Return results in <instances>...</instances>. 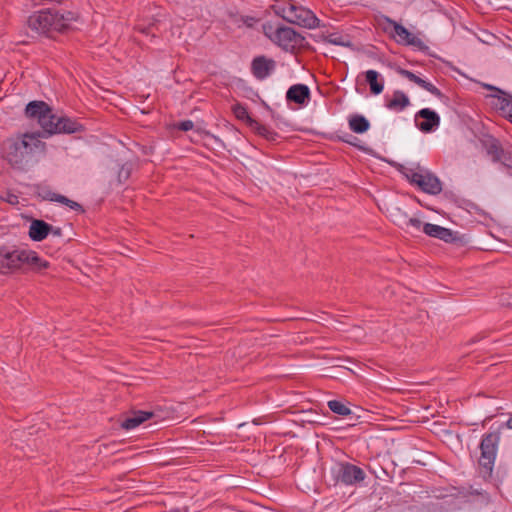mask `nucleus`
I'll list each match as a JSON object with an SVG mask.
<instances>
[{
	"mask_svg": "<svg viewBox=\"0 0 512 512\" xmlns=\"http://www.w3.org/2000/svg\"><path fill=\"white\" fill-rule=\"evenodd\" d=\"M56 200H57L58 203L66 205V206H68L69 208H71L74 211H77V212H80V213L84 212V209H83L81 204H79L78 202L73 201V200L67 198L64 195L56 197Z\"/></svg>",
	"mask_w": 512,
	"mask_h": 512,
	"instance_id": "obj_29",
	"label": "nucleus"
},
{
	"mask_svg": "<svg viewBox=\"0 0 512 512\" xmlns=\"http://www.w3.org/2000/svg\"><path fill=\"white\" fill-rule=\"evenodd\" d=\"M131 170H132V168H131L130 164H128V163L123 164L118 171V182L123 183L126 180H128L131 175Z\"/></svg>",
	"mask_w": 512,
	"mask_h": 512,
	"instance_id": "obj_32",
	"label": "nucleus"
},
{
	"mask_svg": "<svg viewBox=\"0 0 512 512\" xmlns=\"http://www.w3.org/2000/svg\"><path fill=\"white\" fill-rule=\"evenodd\" d=\"M251 130L254 131L257 135L265 138L267 141L276 142L280 137L279 134L269 128L266 125L261 124L259 121H252Z\"/></svg>",
	"mask_w": 512,
	"mask_h": 512,
	"instance_id": "obj_22",
	"label": "nucleus"
},
{
	"mask_svg": "<svg viewBox=\"0 0 512 512\" xmlns=\"http://www.w3.org/2000/svg\"><path fill=\"white\" fill-rule=\"evenodd\" d=\"M327 406L333 413L340 416H349L352 414L351 409L345 403L338 400L328 401Z\"/></svg>",
	"mask_w": 512,
	"mask_h": 512,
	"instance_id": "obj_27",
	"label": "nucleus"
},
{
	"mask_svg": "<svg viewBox=\"0 0 512 512\" xmlns=\"http://www.w3.org/2000/svg\"><path fill=\"white\" fill-rule=\"evenodd\" d=\"M404 175L411 184L416 185L421 191L427 194L438 195L442 191V182L431 172L427 171L425 174H422L413 169H409Z\"/></svg>",
	"mask_w": 512,
	"mask_h": 512,
	"instance_id": "obj_9",
	"label": "nucleus"
},
{
	"mask_svg": "<svg viewBox=\"0 0 512 512\" xmlns=\"http://www.w3.org/2000/svg\"><path fill=\"white\" fill-rule=\"evenodd\" d=\"M270 8L276 16L289 23L309 29L319 25V19L311 10L303 6H297L293 0H275Z\"/></svg>",
	"mask_w": 512,
	"mask_h": 512,
	"instance_id": "obj_5",
	"label": "nucleus"
},
{
	"mask_svg": "<svg viewBox=\"0 0 512 512\" xmlns=\"http://www.w3.org/2000/svg\"><path fill=\"white\" fill-rule=\"evenodd\" d=\"M311 97L310 89L305 84H294L290 86L286 92V100L288 103H295L304 106Z\"/></svg>",
	"mask_w": 512,
	"mask_h": 512,
	"instance_id": "obj_14",
	"label": "nucleus"
},
{
	"mask_svg": "<svg viewBox=\"0 0 512 512\" xmlns=\"http://www.w3.org/2000/svg\"><path fill=\"white\" fill-rule=\"evenodd\" d=\"M41 138L33 132L11 136L3 141L1 156L13 169L25 171L36 162L37 153H45L46 144Z\"/></svg>",
	"mask_w": 512,
	"mask_h": 512,
	"instance_id": "obj_1",
	"label": "nucleus"
},
{
	"mask_svg": "<svg viewBox=\"0 0 512 512\" xmlns=\"http://www.w3.org/2000/svg\"><path fill=\"white\" fill-rule=\"evenodd\" d=\"M232 111L238 120L244 121L251 129L253 124L252 121H256V119L249 115V112L244 105L237 103L232 107Z\"/></svg>",
	"mask_w": 512,
	"mask_h": 512,
	"instance_id": "obj_24",
	"label": "nucleus"
},
{
	"mask_svg": "<svg viewBox=\"0 0 512 512\" xmlns=\"http://www.w3.org/2000/svg\"><path fill=\"white\" fill-rule=\"evenodd\" d=\"M409 227H413L416 231H420L423 228L422 222L418 218H410Z\"/></svg>",
	"mask_w": 512,
	"mask_h": 512,
	"instance_id": "obj_34",
	"label": "nucleus"
},
{
	"mask_svg": "<svg viewBox=\"0 0 512 512\" xmlns=\"http://www.w3.org/2000/svg\"><path fill=\"white\" fill-rule=\"evenodd\" d=\"M175 127L180 131L186 132V131L193 129L194 123L191 120H184V121H180L177 124H175Z\"/></svg>",
	"mask_w": 512,
	"mask_h": 512,
	"instance_id": "obj_33",
	"label": "nucleus"
},
{
	"mask_svg": "<svg viewBox=\"0 0 512 512\" xmlns=\"http://www.w3.org/2000/svg\"><path fill=\"white\" fill-rule=\"evenodd\" d=\"M409 97L401 90H395L392 98L386 102V107L390 110L402 111L410 105Z\"/></svg>",
	"mask_w": 512,
	"mask_h": 512,
	"instance_id": "obj_19",
	"label": "nucleus"
},
{
	"mask_svg": "<svg viewBox=\"0 0 512 512\" xmlns=\"http://www.w3.org/2000/svg\"><path fill=\"white\" fill-rule=\"evenodd\" d=\"M483 86H484V88H486L487 90L493 91L496 95H498V94H500V93H503V90H501L500 88L495 87V86H493V85H490V84H484Z\"/></svg>",
	"mask_w": 512,
	"mask_h": 512,
	"instance_id": "obj_35",
	"label": "nucleus"
},
{
	"mask_svg": "<svg viewBox=\"0 0 512 512\" xmlns=\"http://www.w3.org/2000/svg\"><path fill=\"white\" fill-rule=\"evenodd\" d=\"M395 217V223L404 230H407L409 228V220L410 218L405 212H402L401 209H396L395 213L393 214Z\"/></svg>",
	"mask_w": 512,
	"mask_h": 512,
	"instance_id": "obj_28",
	"label": "nucleus"
},
{
	"mask_svg": "<svg viewBox=\"0 0 512 512\" xmlns=\"http://www.w3.org/2000/svg\"><path fill=\"white\" fill-rule=\"evenodd\" d=\"M154 412L151 411H133L130 415H127L121 422V427L125 430H131L138 427L140 424L148 419L154 417Z\"/></svg>",
	"mask_w": 512,
	"mask_h": 512,
	"instance_id": "obj_18",
	"label": "nucleus"
},
{
	"mask_svg": "<svg viewBox=\"0 0 512 512\" xmlns=\"http://www.w3.org/2000/svg\"><path fill=\"white\" fill-rule=\"evenodd\" d=\"M414 463H417V464H420V465H425V462L422 461V458H419V460H414Z\"/></svg>",
	"mask_w": 512,
	"mask_h": 512,
	"instance_id": "obj_42",
	"label": "nucleus"
},
{
	"mask_svg": "<svg viewBox=\"0 0 512 512\" xmlns=\"http://www.w3.org/2000/svg\"><path fill=\"white\" fill-rule=\"evenodd\" d=\"M50 234H52L53 236H56V237H61L63 233H62V229L60 227L52 226V230L50 231Z\"/></svg>",
	"mask_w": 512,
	"mask_h": 512,
	"instance_id": "obj_36",
	"label": "nucleus"
},
{
	"mask_svg": "<svg viewBox=\"0 0 512 512\" xmlns=\"http://www.w3.org/2000/svg\"><path fill=\"white\" fill-rule=\"evenodd\" d=\"M349 128L357 134H363L370 129V122L360 114H353L348 119Z\"/></svg>",
	"mask_w": 512,
	"mask_h": 512,
	"instance_id": "obj_21",
	"label": "nucleus"
},
{
	"mask_svg": "<svg viewBox=\"0 0 512 512\" xmlns=\"http://www.w3.org/2000/svg\"><path fill=\"white\" fill-rule=\"evenodd\" d=\"M397 72L407 78L409 81L417 84L418 86H420L421 88L425 89L426 91L430 92L432 95L436 96L437 98L443 100H448V97L445 96L440 89H438L434 84H432L431 82H428L422 78H420L419 76H417L416 74H414L413 72L409 71V70H406V69H403V68H398L397 69Z\"/></svg>",
	"mask_w": 512,
	"mask_h": 512,
	"instance_id": "obj_13",
	"label": "nucleus"
},
{
	"mask_svg": "<svg viewBox=\"0 0 512 512\" xmlns=\"http://www.w3.org/2000/svg\"><path fill=\"white\" fill-rule=\"evenodd\" d=\"M499 441V432H489L482 437L480 442L481 456L479 458V466L484 475L490 476L493 471Z\"/></svg>",
	"mask_w": 512,
	"mask_h": 512,
	"instance_id": "obj_8",
	"label": "nucleus"
},
{
	"mask_svg": "<svg viewBox=\"0 0 512 512\" xmlns=\"http://www.w3.org/2000/svg\"><path fill=\"white\" fill-rule=\"evenodd\" d=\"M50 266L33 250L16 246H0V274H9L18 270L41 272Z\"/></svg>",
	"mask_w": 512,
	"mask_h": 512,
	"instance_id": "obj_3",
	"label": "nucleus"
},
{
	"mask_svg": "<svg viewBox=\"0 0 512 512\" xmlns=\"http://www.w3.org/2000/svg\"><path fill=\"white\" fill-rule=\"evenodd\" d=\"M76 20L75 13L60 11L54 7L41 9L28 17V27L38 34L55 38L56 34L65 33Z\"/></svg>",
	"mask_w": 512,
	"mask_h": 512,
	"instance_id": "obj_4",
	"label": "nucleus"
},
{
	"mask_svg": "<svg viewBox=\"0 0 512 512\" xmlns=\"http://www.w3.org/2000/svg\"><path fill=\"white\" fill-rule=\"evenodd\" d=\"M264 30L269 38L286 52L295 53L298 48L308 45L305 37L291 27L280 25L273 32L268 33L267 26L264 25Z\"/></svg>",
	"mask_w": 512,
	"mask_h": 512,
	"instance_id": "obj_6",
	"label": "nucleus"
},
{
	"mask_svg": "<svg viewBox=\"0 0 512 512\" xmlns=\"http://www.w3.org/2000/svg\"><path fill=\"white\" fill-rule=\"evenodd\" d=\"M256 19L254 17H246V20L244 21L247 25L251 26V22H255Z\"/></svg>",
	"mask_w": 512,
	"mask_h": 512,
	"instance_id": "obj_38",
	"label": "nucleus"
},
{
	"mask_svg": "<svg viewBox=\"0 0 512 512\" xmlns=\"http://www.w3.org/2000/svg\"><path fill=\"white\" fill-rule=\"evenodd\" d=\"M365 81L369 85L370 92L373 95H379L384 89V80L375 70H367L365 72Z\"/></svg>",
	"mask_w": 512,
	"mask_h": 512,
	"instance_id": "obj_20",
	"label": "nucleus"
},
{
	"mask_svg": "<svg viewBox=\"0 0 512 512\" xmlns=\"http://www.w3.org/2000/svg\"><path fill=\"white\" fill-rule=\"evenodd\" d=\"M136 29L145 34V35H151L152 37H156V32L159 31L158 29V23L156 21L150 23L149 25L145 26L142 24H138L136 26Z\"/></svg>",
	"mask_w": 512,
	"mask_h": 512,
	"instance_id": "obj_31",
	"label": "nucleus"
},
{
	"mask_svg": "<svg viewBox=\"0 0 512 512\" xmlns=\"http://www.w3.org/2000/svg\"><path fill=\"white\" fill-rule=\"evenodd\" d=\"M391 23L393 24L394 36L398 37V39H397L398 43L404 44V45L416 46V47H419L420 49L427 48L423 44L421 39L414 36L406 27H404L403 25H401L395 21H391Z\"/></svg>",
	"mask_w": 512,
	"mask_h": 512,
	"instance_id": "obj_16",
	"label": "nucleus"
},
{
	"mask_svg": "<svg viewBox=\"0 0 512 512\" xmlns=\"http://www.w3.org/2000/svg\"><path fill=\"white\" fill-rule=\"evenodd\" d=\"M414 463H417V464H420V465H425V462L422 461V458H419V460H414Z\"/></svg>",
	"mask_w": 512,
	"mask_h": 512,
	"instance_id": "obj_41",
	"label": "nucleus"
},
{
	"mask_svg": "<svg viewBox=\"0 0 512 512\" xmlns=\"http://www.w3.org/2000/svg\"><path fill=\"white\" fill-rule=\"evenodd\" d=\"M276 69V61L265 55H259L253 58L251 62V73L258 80H264L269 77Z\"/></svg>",
	"mask_w": 512,
	"mask_h": 512,
	"instance_id": "obj_12",
	"label": "nucleus"
},
{
	"mask_svg": "<svg viewBox=\"0 0 512 512\" xmlns=\"http://www.w3.org/2000/svg\"><path fill=\"white\" fill-rule=\"evenodd\" d=\"M506 426H507L509 429H512V416L507 420V422H506Z\"/></svg>",
	"mask_w": 512,
	"mask_h": 512,
	"instance_id": "obj_40",
	"label": "nucleus"
},
{
	"mask_svg": "<svg viewBox=\"0 0 512 512\" xmlns=\"http://www.w3.org/2000/svg\"><path fill=\"white\" fill-rule=\"evenodd\" d=\"M506 426H507L509 429H512V416L507 420V422H506Z\"/></svg>",
	"mask_w": 512,
	"mask_h": 512,
	"instance_id": "obj_39",
	"label": "nucleus"
},
{
	"mask_svg": "<svg viewBox=\"0 0 512 512\" xmlns=\"http://www.w3.org/2000/svg\"><path fill=\"white\" fill-rule=\"evenodd\" d=\"M491 96L497 98L496 107L507 116L510 108H512V96L504 91L498 95L492 94Z\"/></svg>",
	"mask_w": 512,
	"mask_h": 512,
	"instance_id": "obj_23",
	"label": "nucleus"
},
{
	"mask_svg": "<svg viewBox=\"0 0 512 512\" xmlns=\"http://www.w3.org/2000/svg\"><path fill=\"white\" fill-rule=\"evenodd\" d=\"M416 127L423 133L434 132L440 124L439 115L430 108H423L415 115Z\"/></svg>",
	"mask_w": 512,
	"mask_h": 512,
	"instance_id": "obj_11",
	"label": "nucleus"
},
{
	"mask_svg": "<svg viewBox=\"0 0 512 512\" xmlns=\"http://www.w3.org/2000/svg\"><path fill=\"white\" fill-rule=\"evenodd\" d=\"M481 145L493 163H499L501 168L512 176V151L503 148L501 142L492 135L481 140Z\"/></svg>",
	"mask_w": 512,
	"mask_h": 512,
	"instance_id": "obj_7",
	"label": "nucleus"
},
{
	"mask_svg": "<svg viewBox=\"0 0 512 512\" xmlns=\"http://www.w3.org/2000/svg\"><path fill=\"white\" fill-rule=\"evenodd\" d=\"M25 116L37 120L42 130L35 133H39L42 138H48L54 134L80 133L85 130L80 122L67 116L54 114L51 106L42 100L30 101L25 107Z\"/></svg>",
	"mask_w": 512,
	"mask_h": 512,
	"instance_id": "obj_2",
	"label": "nucleus"
},
{
	"mask_svg": "<svg viewBox=\"0 0 512 512\" xmlns=\"http://www.w3.org/2000/svg\"><path fill=\"white\" fill-rule=\"evenodd\" d=\"M325 42L342 47H351L352 42L348 35H342L340 33H331L325 37Z\"/></svg>",
	"mask_w": 512,
	"mask_h": 512,
	"instance_id": "obj_25",
	"label": "nucleus"
},
{
	"mask_svg": "<svg viewBox=\"0 0 512 512\" xmlns=\"http://www.w3.org/2000/svg\"><path fill=\"white\" fill-rule=\"evenodd\" d=\"M35 194L37 197H40L42 200L54 201L57 202L56 197L61 196V194L54 193L47 185L37 184L35 185Z\"/></svg>",
	"mask_w": 512,
	"mask_h": 512,
	"instance_id": "obj_26",
	"label": "nucleus"
},
{
	"mask_svg": "<svg viewBox=\"0 0 512 512\" xmlns=\"http://www.w3.org/2000/svg\"><path fill=\"white\" fill-rule=\"evenodd\" d=\"M52 230V225L42 219H33L29 226L28 235L31 240L40 242L44 240Z\"/></svg>",
	"mask_w": 512,
	"mask_h": 512,
	"instance_id": "obj_17",
	"label": "nucleus"
},
{
	"mask_svg": "<svg viewBox=\"0 0 512 512\" xmlns=\"http://www.w3.org/2000/svg\"><path fill=\"white\" fill-rule=\"evenodd\" d=\"M336 483L354 485L365 479V472L362 468L349 462L337 463L331 470Z\"/></svg>",
	"mask_w": 512,
	"mask_h": 512,
	"instance_id": "obj_10",
	"label": "nucleus"
},
{
	"mask_svg": "<svg viewBox=\"0 0 512 512\" xmlns=\"http://www.w3.org/2000/svg\"><path fill=\"white\" fill-rule=\"evenodd\" d=\"M486 336L484 334H478L475 337L471 338V340L467 344H472L480 341L481 339H484Z\"/></svg>",
	"mask_w": 512,
	"mask_h": 512,
	"instance_id": "obj_37",
	"label": "nucleus"
},
{
	"mask_svg": "<svg viewBox=\"0 0 512 512\" xmlns=\"http://www.w3.org/2000/svg\"><path fill=\"white\" fill-rule=\"evenodd\" d=\"M423 232L430 237L437 238L446 243H453L458 239L457 232L436 224H423Z\"/></svg>",
	"mask_w": 512,
	"mask_h": 512,
	"instance_id": "obj_15",
	"label": "nucleus"
},
{
	"mask_svg": "<svg viewBox=\"0 0 512 512\" xmlns=\"http://www.w3.org/2000/svg\"><path fill=\"white\" fill-rule=\"evenodd\" d=\"M337 139L343 143H347V144L354 146L360 150H365L364 147H362L358 144L359 139L350 133L345 132V133H342L341 135H337Z\"/></svg>",
	"mask_w": 512,
	"mask_h": 512,
	"instance_id": "obj_30",
	"label": "nucleus"
}]
</instances>
